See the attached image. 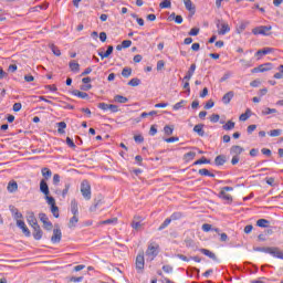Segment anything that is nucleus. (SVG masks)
<instances>
[{
    "mask_svg": "<svg viewBox=\"0 0 283 283\" xmlns=\"http://www.w3.org/2000/svg\"><path fill=\"white\" fill-rule=\"evenodd\" d=\"M254 251H259L262 253H270V255H273L274 258H280L282 260L283 253L277 248H255Z\"/></svg>",
    "mask_w": 283,
    "mask_h": 283,
    "instance_id": "obj_1",
    "label": "nucleus"
},
{
    "mask_svg": "<svg viewBox=\"0 0 283 283\" xmlns=\"http://www.w3.org/2000/svg\"><path fill=\"white\" fill-rule=\"evenodd\" d=\"M81 193L85 200H92V186L90 181L83 180L81 184Z\"/></svg>",
    "mask_w": 283,
    "mask_h": 283,
    "instance_id": "obj_2",
    "label": "nucleus"
},
{
    "mask_svg": "<svg viewBox=\"0 0 283 283\" xmlns=\"http://www.w3.org/2000/svg\"><path fill=\"white\" fill-rule=\"evenodd\" d=\"M216 25L218 28V34L221 36L228 32H231V27H229V23L224 22L223 20H217Z\"/></svg>",
    "mask_w": 283,
    "mask_h": 283,
    "instance_id": "obj_3",
    "label": "nucleus"
},
{
    "mask_svg": "<svg viewBox=\"0 0 283 283\" xmlns=\"http://www.w3.org/2000/svg\"><path fill=\"white\" fill-rule=\"evenodd\" d=\"M158 244L156 243H150L148 245V249L146 251V258L147 260H149L150 262L154 261V259L156 258V255H158Z\"/></svg>",
    "mask_w": 283,
    "mask_h": 283,
    "instance_id": "obj_4",
    "label": "nucleus"
},
{
    "mask_svg": "<svg viewBox=\"0 0 283 283\" xmlns=\"http://www.w3.org/2000/svg\"><path fill=\"white\" fill-rule=\"evenodd\" d=\"M39 218L40 222L43 223V229H45L46 231H52V229H54V224H52V222L48 218V214L41 212L39 214Z\"/></svg>",
    "mask_w": 283,
    "mask_h": 283,
    "instance_id": "obj_5",
    "label": "nucleus"
},
{
    "mask_svg": "<svg viewBox=\"0 0 283 283\" xmlns=\"http://www.w3.org/2000/svg\"><path fill=\"white\" fill-rule=\"evenodd\" d=\"M132 229L135 231H142L143 227H145V223L143 222V217L140 216H135L133 218V221L130 223Z\"/></svg>",
    "mask_w": 283,
    "mask_h": 283,
    "instance_id": "obj_6",
    "label": "nucleus"
},
{
    "mask_svg": "<svg viewBox=\"0 0 283 283\" xmlns=\"http://www.w3.org/2000/svg\"><path fill=\"white\" fill-rule=\"evenodd\" d=\"M62 238L63 233L61 232V228L59 227V224H55V228L53 229V235L51 237V242L53 244H59Z\"/></svg>",
    "mask_w": 283,
    "mask_h": 283,
    "instance_id": "obj_7",
    "label": "nucleus"
},
{
    "mask_svg": "<svg viewBox=\"0 0 283 283\" xmlns=\"http://www.w3.org/2000/svg\"><path fill=\"white\" fill-rule=\"evenodd\" d=\"M269 32H271V25H261L256 27L252 30V34H263L264 36H269Z\"/></svg>",
    "mask_w": 283,
    "mask_h": 283,
    "instance_id": "obj_8",
    "label": "nucleus"
},
{
    "mask_svg": "<svg viewBox=\"0 0 283 283\" xmlns=\"http://www.w3.org/2000/svg\"><path fill=\"white\" fill-rule=\"evenodd\" d=\"M232 187H223L222 190L220 191V198L222 200H227L228 202H233V197L231 195L227 193V191H232Z\"/></svg>",
    "mask_w": 283,
    "mask_h": 283,
    "instance_id": "obj_9",
    "label": "nucleus"
},
{
    "mask_svg": "<svg viewBox=\"0 0 283 283\" xmlns=\"http://www.w3.org/2000/svg\"><path fill=\"white\" fill-rule=\"evenodd\" d=\"M136 269L137 271H143L145 269V254L140 253L136 256Z\"/></svg>",
    "mask_w": 283,
    "mask_h": 283,
    "instance_id": "obj_10",
    "label": "nucleus"
},
{
    "mask_svg": "<svg viewBox=\"0 0 283 283\" xmlns=\"http://www.w3.org/2000/svg\"><path fill=\"white\" fill-rule=\"evenodd\" d=\"M17 227H19V229H21L22 233H23L27 238H30L31 232H30V229L28 228V226H25V221H23V220H18Z\"/></svg>",
    "mask_w": 283,
    "mask_h": 283,
    "instance_id": "obj_11",
    "label": "nucleus"
},
{
    "mask_svg": "<svg viewBox=\"0 0 283 283\" xmlns=\"http://www.w3.org/2000/svg\"><path fill=\"white\" fill-rule=\"evenodd\" d=\"M32 229L34 240H41V238H43V230H41V226H33Z\"/></svg>",
    "mask_w": 283,
    "mask_h": 283,
    "instance_id": "obj_12",
    "label": "nucleus"
},
{
    "mask_svg": "<svg viewBox=\"0 0 283 283\" xmlns=\"http://www.w3.org/2000/svg\"><path fill=\"white\" fill-rule=\"evenodd\" d=\"M27 221L28 224H30V227H36L39 224V221L36 220L34 212H28Z\"/></svg>",
    "mask_w": 283,
    "mask_h": 283,
    "instance_id": "obj_13",
    "label": "nucleus"
},
{
    "mask_svg": "<svg viewBox=\"0 0 283 283\" xmlns=\"http://www.w3.org/2000/svg\"><path fill=\"white\" fill-rule=\"evenodd\" d=\"M40 191L44 193V196H50V187H48V182H45V179H42L40 181Z\"/></svg>",
    "mask_w": 283,
    "mask_h": 283,
    "instance_id": "obj_14",
    "label": "nucleus"
},
{
    "mask_svg": "<svg viewBox=\"0 0 283 283\" xmlns=\"http://www.w3.org/2000/svg\"><path fill=\"white\" fill-rule=\"evenodd\" d=\"M233 96H235V93H233V91L226 93L222 97V103L224 105H229L231 103V99L233 98Z\"/></svg>",
    "mask_w": 283,
    "mask_h": 283,
    "instance_id": "obj_15",
    "label": "nucleus"
},
{
    "mask_svg": "<svg viewBox=\"0 0 283 283\" xmlns=\"http://www.w3.org/2000/svg\"><path fill=\"white\" fill-rule=\"evenodd\" d=\"M242 151H244V148H242L241 146H232L230 148L231 156H240V154H242Z\"/></svg>",
    "mask_w": 283,
    "mask_h": 283,
    "instance_id": "obj_16",
    "label": "nucleus"
},
{
    "mask_svg": "<svg viewBox=\"0 0 283 283\" xmlns=\"http://www.w3.org/2000/svg\"><path fill=\"white\" fill-rule=\"evenodd\" d=\"M114 52V46L109 45L106 50L105 53L99 52L98 56H101V59H109V56H112V53Z\"/></svg>",
    "mask_w": 283,
    "mask_h": 283,
    "instance_id": "obj_17",
    "label": "nucleus"
},
{
    "mask_svg": "<svg viewBox=\"0 0 283 283\" xmlns=\"http://www.w3.org/2000/svg\"><path fill=\"white\" fill-rule=\"evenodd\" d=\"M195 72H196V64H191L186 76L184 77V81H191V76H193Z\"/></svg>",
    "mask_w": 283,
    "mask_h": 283,
    "instance_id": "obj_18",
    "label": "nucleus"
},
{
    "mask_svg": "<svg viewBox=\"0 0 283 283\" xmlns=\"http://www.w3.org/2000/svg\"><path fill=\"white\" fill-rule=\"evenodd\" d=\"M76 224H78V214H73V217L69 220V229L76 228Z\"/></svg>",
    "mask_w": 283,
    "mask_h": 283,
    "instance_id": "obj_19",
    "label": "nucleus"
},
{
    "mask_svg": "<svg viewBox=\"0 0 283 283\" xmlns=\"http://www.w3.org/2000/svg\"><path fill=\"white\" fill-rule=\"evenodd\" d=\"M271 52H273V49H271V48H264V49L259 50V51L256 52V56H258V59H262V56H265V54H271Z\"/></svg>",
    "mask_w": 283,
    "mask_h": 283,
    "instance_id": "obj_20",
    "label": "nucleus"
},
{
    "mask_svg": "<svg viewBox=\"0 0 283 283\" xmlns=\"http://www.w3.org/2000/svg\"><path fill=\"white\" fill-rule=\"evenodd\" d=\"M7 189H8L9 193H14L15 191H18L19 185L17 184V181H10L8 184Z\"/></svg>",
    "mask_w": 283,
    "mask_h": 283,
    "instance_id": "obj_21",
    "label": "nucleus"
},
{
    "mask_svg": "<svg viewBox=\"0 0 283 283\" xmlns=\"http://www.w3.org/2000/svg\"><path fill=\"white\" fill-rule=\"evenodd\" d=\"M71 212L73 216H78V202L75 199L71 201Z\"/></svg>",
    "mask_w": 283,
    "mask_h": 283,
    "instance_id": "obj_22",
    "label": "nucleus"
},
{
    "mask_svg": "<svg viewBox=\"0 0 283 283\" xmlns=\"http://www.w3.org/2000/svg\"><path fill=\"white\" fill-rule=\"evenodd\" d=\"M193 132L198 134V136H205V125L198 124L193 127Z\"/></svg>",
    "mask_w": 283,
    "mask_h": 283,
    "instance_id": "obj_23",
    "label": "nucleus"
},
{
    "mask_svg": "<svg viewBox=\"0 0 283 283\" xmlns=\"http://www.w3.org/2000/svg\"><path fill=\"white\" fill-rule=\"evenodd\" d=\"M270 222L266 219H259L256 221V227H261L262 229H266L269 227Z\"/></svg>",
    "mask_w": 283,
    "mask_h": 283,
    "instance_id": "obj_24",
    "label": "nucleus"
},
{
    "mask_svg": "<svg viewBox=\"0 0 283 283\" xmlns=\"http://www.w3.org/2000/svg\"><path fill=\"white\" fill-rule=\"evenodd\" d=\"M235 128V123L232 120H228L224 125H223V129L226 132H231V129Z\"/></svg>",
    "mask_w": 283,
    "mask_h": 283,
    "instance_id": "obj_25",
    "label": "nucleus"
},
{
    "mask_svg": "<svg viewBox=\"0 0 283 283\" xmlns=\"http://www.w3.org/2000/svg\"><path fill=\"white\" fill-rule=\"evenodd\" d=\"M200 252L203 253V255H207L208 258H210L211 260H217L216 253L207 249H201Z\"/></svg>",
    "mask_w": 283,
    "mask_h": 283,
    "instance_id": "obj_26",
    "label": "nucleus"
},
{
    "mask_svg": "<svg viewBox=\"0 0 283 283\" xmlns=\"http://www.w3.org/2000/svg\"><path fill=\"white\" fill-rule=\"evenodd\" d=\"M73 95L77 96V98H90V95L85 92H81V91H73Z\"/></svg>",
    "mask_w": 283,
    "mask_h": 283,
    "instance_id": "obj_27",
    "label": "nucleus"
},
{
    "mask_svg": "<svg viewBox=\"0 0 283 283\" xmlns=\"http://www.w3.org/2000/svg\"><path fill=\"white\" fill-rule=\"evenodd\" d=\"M69 67L72 72H78V70H81V65H78V63H76L75 61H71L69 63Z\"/></svg>",
    "mask_w": 283,
    "mask_h": 283,
    "instance_id": "obj_28",
    "label": "nucleus"
},
{
    "mask_svg": "<svg viewBox=\"0 0 283 283\" xmlns=\"http://www.w3.org/2000/svg\"><path fill=\"white\" fill-rule=\"evenodd\" d=\"M57 134H65V128L67 127V124L65 122L57 123Z\"/></svg>",
    "mask_w": 283,
    "mask_h": 283,
    "instance_id": "obj_29",
    "label": "nucleus"
},
{
    "mask_svg": "<svg viewBox=\"0 0 283 283\" xmlns=\"http://www.w3.org/2000/svg\"><path fill=\"white\" fill-rule=\"evenodd\" d=\"M214 163L218 166H222V165H224V163H227V159L224 158V156L219 155L216 157Z\"/></svg>",
    "mask_w": 283,
    "mask_h": 283,
    "instance_id": "obj_30",
    "label": "nucleus"
},
{
    "mask_svg": "<svg viewBox=\"0 0 283 283\" xmlns=\"http://www.w3.org/2000/svg\"><path fill=\"white\" fill-rule=\"evenodd\" d=\"M184 3L186 6V9L189 10V12H195L196 8L193 7L191 0H184Z\"/></svg>",
    "mask_w": 283,
    "mask_h": 283,
    "instance_id": "obj_31",
    "label": "nucleus"
},
{
    "mask_svg": "<svg viewBox=\"0 0 283 283\" xmlns=\"http://www.w3.org/2000/svg\"><path fill=\"white\" fill-rule=\"evenodd\" d=\"M269 114H277V109L266 107L262 111L263 116H269Z\"/></svg>",
    "mask_w": 283,
    "mask_h": 283,
    "instance_id": "obj_32",
    "label": "nucleus"
},
{
    "mask_svg": "<svg viewBox=\"0 0 283 283\" xmlns=\"http://www.w3.org/2000/svg\"><path fill=\"white\" fill-rule=\"evenodd\" d=\"M169 19H172V21L177 22L178 24L182 23V15H176V13H171Z\"/></svg>",
    "mask_w": 283,
    "mask_h": 283,
    "instance_id": "obj_33",
    "label": "nucleus"
},
{
    "mask_svg": "<svg viewBox=\"0 0 283 283\" xmlns=\"http://www.w3.org/2000/svg\"><path fill=\"white\" fill-rule=\"evenodd\" d=\"M114 101H115V103H127V101H129L127 97H125V96H122V95H116L115 97H114Z\"/></svg>",
    "mask_w": 283,
    "mask_h": 283,
    "instance_id": "obj_34",
    "label": "nucleus"
},
{
    "mask_svg": "<svg viewBox=\"0 0 283 283\" xmlns=\"http://www.w3.org/2000/svg\"><path fill=\"white\" fill-rule=\"evenodd\" d=\"M42 176L48 180V178H52V170L49 168H42Z\"/></svg>",
    "mask_w": 283,
    "mask_h": 283,
    "instance_id": "obj_35",
    "label": "nucleus"
},
{
    "mask_svg": "<svg viewBox=\"0 0 283 283\" xmlns=\"http://www.w3.org/2000/svg\"><path fill=\"white\" fill-rule=\"evenodd\" d=\"M122 76H124V78H129V76H132V69L124 67L122 71Z\"/></svg>",
    "mask_w": 283,
    "mask_h": 283,
    "instance_id": "obj_36",
    "label": "nucleus"
},
{
    "mask_svg": "<svg viewBox=\"0 0 283 283\" xmlns=\"http://www.w3.org/2000/svg\"><path fill=\"white\" fill-rule=\"evenodd\" d=\"M128 85H130V87H138V85H140V80L138 77L132 78L128 82Z\"/></svg>",
    "mask_w": 283,
    "mask_h": 283,
    "instance_id": "obj_37",
    "label": "nucleus"
},
{
    "mask_svg": "<svg viewBox=\"0 0 283 283\" xmlns=\"http://www.w3.org/2000/svg\"><path fill=\"white\" fill-rule=\"evenodd\" d=\"M259 67H260V72H269V70L272 69V65L271 63H265V64L259 65Z\"/></svg>",
    "mask_w": 283,
    "mask_h": 283,
    "instance_id": "obj_38",
    "label": "nucleus"
},
{
    "mask_svg": "<svg viewBox=\"0 0 283 283\" xmlns=\"http://www.w3.org/2000/svg\"><path fill=\"white\" fill-rule=\"evenodd\" d=\"M247 25H248L247 22H242L241 24H239V27H237V33H238V34H242V32H243L244 30H247Z\"/></svg>",
    "mask_w": 283,
    "mask_h": 283,
    "instance_id": "obj_39",
    "label": "nucleus"
},
{
    "mask_svg": "<svg viewBox=\"0 0 283 283\" xmlns=\"http://www.w3.org/2000/svg\"><path fill=\"white\" fill-rule=\"evenodd\" d=\"M200 176H210V178H213L216 175L211 174L209 169L203 168L199 170Z\"/></svg>",
    "mask_w": 283,
    "mask_h": 283,
    "instance_id": "obj_40",
    "label": "nucleus"
},
{
    "mask_svg": "<svg viewBox=\"0 0 283 283\" xmlns=\"http://www.w3.org/2000/svg\"><path fill=\"white\" fill-rule=\"evenodd\" d=\"M49 48L52 50V52H53V54H54L55 56H61V50H59V49L56 48V45L50 44Z\"/></svg>",
    "mask_w": 283,
    "mask_h": 283,
    "instance_id": "obj_41",
    "label": "nucleus"
},
{
    "mask_svg": "<svg viewBox=\"0 0 283 283\" xmlns=\"http://www.w3.org/2000/svg\"><path fill=\"white\" fill-rule=\"evenodd\" d=\"M209 163H211V160L207 159L206 157H202L201 159L195 161L193 165H209Z\"/></svg>",
    "mask_w": 283,
    "mask_h": 283,
    "instance_id": "obj_42",
    "label": "nucleus"
},
{
    "mask_svg": "<svg viewBox=\"0 0 283 283\" xmlns=\"http://www.w3.org/2000/svg\"><path fill=\"white\" fill-rule=\"evenodd\" d=\"M164 132L166 134V136H171V134H174V126H165L164 127Z\"/></svg>",
    "mask_w": 283,
    "mask_h": 283,
    "instance_id": "obj_43",
    "label": "nucleus"
},
{
    "mask_svg": "<svg viewBox=\"0 0 283 283\" xmlns=\"http://www.w3.org/2000/svg\"><path fill=\"white\" fill-rule=\"evenodd\" d=\"M117 222H118V218H113V219L102 221L101 224H116Z\"/></svg>",
    "mask_w": 283,
    "mask_h": 283,
    "instance_id": "obj_44",
    "label": "nucleus"
},
{
    "mask_svg": "<svg viewBox=\"0 0 283 283\" xmlns=\"http://www.w3.org/2000/svg\"><path fill=\"white\" fill-rule=\"evenodd\" d=\"M169 224H171V219H166L158 228V231H163V229H166V227H169Z\"/></svg>",
    "mask_w": 283,
    "mask_h": 283,
    "instance_id": "obj_45",
    "label": "nucleus"
},
{
    "mask_svg": "<svg viewBox=\"0 0 283 283\" xmlns=\"http://www.w3.org/2000/svg\"><path fill=\"white\" fill-rule=\"evenodd\" d=\"M185 160H193L196 158V153L189 151L184 156Z\"/></svg>",
    "mask_w": 283,
    "mask_h": 283,
    "instance_id": "obj_46",
    "label": "nucleus"
},
{
    "mask_svg": "<svg viewBox=\"0 0 283 283\" xmlns=\"http://www.w3.org/2000/svg\"><path fill=\"white\" fill-rule=\"evenodd\" d=\"M46 197V202H48V205H50L51 207H54V206H56V200H54V198L53 197H49V195H45Z\"/></svg>",
    "mask_w": 283,
    "mask_h": 283,
    "instance_id": "obj_47",
    "label": "nucleus"
},
{
    "mask_svg": "<svg viewBox=\"0 0 283 283\" xmlns=\"http://www.w3.org/2000/svg\"><path fill=\"white\" fill-rule=\"evenodd\" d=\"M198 34H200V29L199 28H192L189 31V36H198Z\"/></svg>",
    "mask_w": 283,
    "mask_h": 283,
    "instance_id": "obj_48",
    "label": "nucleus"
},
{
    "mask_svg": "<svg viewBox=\"0 0 283 283\" xmlns=\"http://www.w3.org/2000/svg\"><path fill=\"white\" fill-rule=\"evenodd\" d=\"M185 103H187L185 99L178 102L177 104L174 105V109H175V111H178V109H180L181 107H185Z\"/></svg>",
    "mask_w": 283,
    "mask_h": 283,
    "instance_id": "obj_49",
    "label": "nucleus"
},
{
    "mask_svg": "<svg viewBox=\"0 0 283 283\" xmlns=\"http://www.w3.org/2000/svg\"><path fill=\"white\" fill-rule=\"evenodd\" d=\"M51 213L54 216V218H59V207L51 206Z\"/></svg>",
    "mask_w": 283,
    "mask_h": 283,
    "instance_id": "obj_50",
    "label": "nucleus"
},
{
    "mask_svg": "<svg viewBox=\"0 0 283 283\" xmlns=\"http://www.w3.org/2000/svg\"><path fill=\"white\" fill-rule=\"evenodd\" d=\"M66 145L72 149H76V144H74V140H72L70 137L66 138Z\"/></svg>",
    "mask_w": 283,
    "mask_h": 283,
    "instance_id": "obj_51",
    "label": "nucleus"
},
{
    "mask_svg": "<svg viewBox=\"0 0 283 283\" xmlns=\"http://www.w3.org/2000/svg\"><path fill=\"white\" fill-rule=\"evenodd\" d=\"M282 134V129H273L270 132V136L277 137Z\"/></svg>",
    "mask_w": 283,
    "mask_h": 283,
    "instance_id": "obj_52",
    "label": "nucleus"
},
{
    "mask_svg": "<svg viewBox=\"0 0 283 283\" xmlns=\"http://www.w3.org/2000/svg\"><path fill=\"white\" fill-rule=\"evenodd\" d=\"M159 8H171V2H169L168 0H164L163 2H160Z\"/></svg>",
    "mask_w": 283,
    "mask_h": 283,
    "instance_id": "obj_53",
    "label": "nucleus"
},
{
    "mask_svg": "<svg viewBox=\"0 0 283 283\" xmlns=\"http://www.w3.org/2000/svg\"><path fill=\"white\" fill-rule=\"evenodd\" d=\"M249 112L250 111L248 109L245 113L241 114L239 119L242 120V122L249 120Z\"/></svg>",
    "mask_w": 283,
    "mask_h": 283,
    "instance_id": "obj_54",
    "label": "nucleus"
},
{
    "mask_svg": "<svg viewBox=\"0 0 283 283\" xmlns=\"http://www.w3.org/2000/svg\"><path fill=\"white\" fill-rule=\"evenodd\" d=\"M251 87H260L262 85V82L260 80H254L250 83Z\"/></svg>",
    "mask_w": 283,
    "mask_h": 283,
    "instance_id": "obj_55",
    "label": "nucleus"
},
{
    "mask_svg": "<svg viewBox=\"0 0 283 283\" xmlns=\"http://www.w3.org/2000/svg\"><path fill=\"white\" fill-rule=\"evenodd\" d=\"M165 67V61L159 60L157 62V71L160 72V70H163Z\"/></svg>",
    "mask_w": 283,
    "mask_h": 283,
    "instance_id": "obj_56",
    "label": "nucleus"
},
{
    "mask_svg": "<svg viewBox=\"0 0 283 283\" xmlns=\"http://www.w3.org/2000/svg\"><path fill=\"white\" fill-rule=\"evenodd\" d=\"M122 48H132V40H124L122 42Z\"/></svg>",
    "mask_w": 283,
    "mask_h": 283,
    "instance_id": "obj_57",
    "label": "nucleus"
},
{
    "mask_svg": "<svg viewBox=\"0 0 283 283\" xmlns=\"http://www.w3.org/2000/svg\"><path fill=\"white\" fill-rule=\"evenodd\" d=\"M210 120H211V123H218V120H220V115H218V114L211 115Z\"/></svg>",
    "mask_w": 283,
    "mask_h": 283,
    "instance_id": "obj_58",
    "label": "nucleus"
},
{
    "mask_svg": "<svg viewBox=\"0 0 283 283\" xmlns=\"http://www.w3.org/2000/svg\"><path fill=\"white\" fill-rule=\"evenodd\" d=\"M61 182V176L59 174H55L53 176V185H59Z\"/></svg>",
    "mask_w": 283,
    "mask_h": 283,
    "instance_id": "obj_59",
    "label": "nucleus"
},
{
    "mask_svg": "<svg viewBox=\"0 0 283 283\" xmlns=\"http://www.w3.org/2000/svg\"><path fill=\"white\" fill-rule=\"evenodd\" d=\"M163 271L165 273H171L174 271V268L171 265H164Z\"/></svg>",
    "mask_w": 283,
    "mask_h": 283,
    "instance_id": "obj_60",
    "label": "nucleus"
},
{
    "mask_svg": "<svg viewBox=\"0 0 283 283\" xmlns=\"http://www.w3.org/2000/svg\"><path fill=\"white\" fill-rule=\"evenodd\" d=\"M211 230H212L211 224H209V223L202 224V231H206V233L211 231Z\"/></svg>",
    "mask_w": 283,
    "mask_h": 283,
    "instance_id": "obj_61",
    "label": "nucleus"
},
{
    "mask_svg": "<svg viewBox=\"0 0 283 283\" xmlns=\"http://www.w3.org/2000/svg\"><path fill=\"white\" fill-rule=\"evenodd\" d=\"M213 105H214L213 99H210L206 103L205 109H211V107H213Z\"/></svg>",
    "mask_w": 283,
    "mask_h": 283,
    "instance_id": "obj_62",
    "label": "nucleus"
},
{
    "mask_svg": "<svg viewBox=\"0 0 283 283\" xmlns=\"http://www.w3.org/2000/svg\"><path fill=\"white\" fill-rule=\"evenodd\" d=\"M98 108H99V109H103V111H107V109H109V104L99 103V104H98Z\"/></svg>",
    "mask_w": 283,
    "mask_h": 283,
    "instance_id": "obj_63",
    "label": "nucleus"
},
{
    "mask_svg": "<svg viewBox=\"0 0 283 283\" xmlns=\"http://www.w3.org/2000/svg\"><path fill=\"white\" fill-rule=\"evenodd\" d=\"M21 107H22L21 103L13 104V112H21Z\"/></svg>",
    "mask_w": 283,
    "mask_h": 283,
    "instance_id": "obj_64",
    "label": "nucleus"
}]
</instances>
